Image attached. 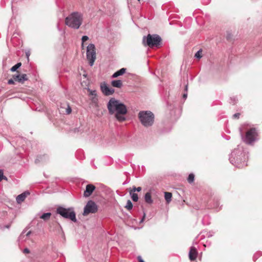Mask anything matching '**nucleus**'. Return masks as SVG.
<instances>
[{"label":"nucleus","mask_w":262,"mask_h":262,"mask_svg":"<svg viewBox=\"0 0 262 262\" xmlns=\"http://www.w3.org/2000/svg\"><path fill=\"white\" fill-rule=\"evenodd\" d=\"M107 107L110 115H114L119 122H122L126 120L125 117L127 113L126 105L119 100L114 98L110 99L107 104Z\"/></svg>","instance_id":"nucleus-1"},{"label":"nucleus","mask_w":262,"mask_h":262,"mask_svg":"<svg viewBox=\"0 0 262 262\" xmlns=\"http://www.w3.org/2000/svg\"><path fill=\"white\" fill-rule=\"evenodd\" d=\"M248 159V154L240 146L234 149L229 157L230 163L238 168H243L247 166Z\"/></svg>","instance_id":"nucleus-2"},{"label":"nucleus","mask_w":262,"mask_h":262,"mask_svg":"<svg viewBox=\"0 0 262 262\" xmlns=\"http://www.w3.org/2000/svg\"><path fill=\"white\" fill-rule=\"evenodd\" d=\"M83 14L80 12L75 11L70 13L65 18V24L73 29H78L83 22Z\"/></svg>","instance_id":"nucleus-3"},{"label":"nucleus","mask_w":262,"mask_h":262,"mask_svg":"<svg viewBox=\"0 0 262 262\" xmlns=\"http://www.w3.org/2000/svg\"><path fill=\"white\" fill-rule=\"evenodd\" d=\"M138 117L141 124L145 127L151 126L154 124L155 116L150 111H140L138 114Z\"/></svg>","instance_id":"nucleus-4"},{"label":"nucleus","mask_w":262,"mask_h":262,"mask_svg":"<svg viewBox=\"0 0 262 262\" xmlns=\"http://www.w3.org/2000/svg\"><path fill=\"white\" fill-rule=\"evenodd\" d=\"M162 39L157 34H148L147 36H143L142 42L144 46H148L150 48L159 47L161 43Z\"/></svg>","instance_id":"nucleus-5"},{"label":"nucleus","mask_w":262,"mask_h":262,"mask_svg":"<svg viewBox=\"0 0 262 262\" xmlns=\"http://www.w3.org/2000/svg\"><path fill=\"white\" fill-rule=\"evenodd\" d=\"M56 212L63 218L69 219L74 223L77 222L76 213L73 207L66 208L60 206L57 208Z\"/></svg>","instance_id":"nucleus-6"},{"label":"nucleus","mask_w":262,"mask_h":262,"mask_svg":"<svg viewBox=\"0 0 262 262\" xmlns=\"http://www.w3.org/2000/svg\"><path fill=\"white\" fill-rule=\"evenodd\" d=\"M241 136L243 141L248 144H252L256 140L257 133L255 128H252L247 132L246 136L244 137L242 127L239 128Z\"/></svg>","instance_id":"nucleus-7"},{"label":"nucleus","mask_w":262,"mask_h":262,"mask_svg":"<svg viewBox=\"0 0 262 262\" xmlns=\"http://www.w3.org/2000/svg\"><path fill=\"white\" fill-rule=\"evenodd\" d=\"M86 58L90 66H93L96 59V49L93 43L89 44L86 48Z\"/></svg>","instance_id":"nucleus-8"},{"label":"nucleus","mask_w":262,"mask_h":262,"mask_svg":"<svg viewBox=\"0 0 262 262\" xmlns=\"http://www.w3.org/2000/svg\"><path fill=\"white\" fill-rule=\"evenodd\" d=\"M98 210L97 205L92 201H89L84 208L83 214L86 215L90 213H95Z\"/></svg>","instance_id":"nucleus-9"},{"label":"nucleus","mask_w":262,"mask_h":262,"mask_svg":"<svg viewBox=\"0 0 262 262\" xmlns=\"http://www.w3.org/2000/svg\"><path fill=\"white\" fill-rule=\"evenodd\" d=\"M100 87L102 92L105 96L112 95L114 93V90L109 88L105 83L102 84Z\"/></svg>","instance_id":"nucleus-10"},{"label":"nucleus","mask_w":262,"mask_h":262,"mask_svg":"<svg viewBox=\"0 0 262 262\" xmlns=\"http://www.w3.org/2000/svg\"><path fill=\"white\" fill-rule=\"evenodd\" d=\"M96 189V187L91 184H88L86 186L85 190L84 191L83 195L84 197L90 196Z\"/></svg>","instance_id":"nucleus-11"},{"label":"nucleus","mask_w":262,"mask_h":262,"mask_svg":"<svg viewBox=\"0 0 262 262\" xmlns=\"http://www.w3.org/2000/svg\"><path fill=\"white\" fill-rule=\"evenodd\" d=\"M14 80L20 83H23L24 81L28 80V77L26 74H18L15 75L13 76Z\"/></svg>","instance_id":"nucleus-12"},{"label":"nucleus","mask_w":262,"mask_h":262,"mask_svg":"<svg viewBox=\"0 0 262 262\" xmlns=\"http://www.w3.org/2000/svg\"><path fill=\"white\" fill-rule=\"evenodd\" d=\"M198 256V251L196 249L193 247L191 246L190 248L189 252V259L192 261L194 260Z\"/></svg>","instance_id":"nucleus-13"},{"label":"nucleus","mask_w":262,"mask_h":262,"mask_svg":"<svg viewBox=\"0 0 262 262\" xmlns=\"http://www.w3.org/2000/svg\"><path fill=\"white\" fill-rule=\"evenodd\" d=\"M29 193L28 192H25L24 193H21L20 194H19L16 197V201L18 203L20 204L21 202H23L27 197V195L29 194Z\"/></svg>","instance_id":"nucleus-14"},{"label":"nucleus","mask_w":262,"mask_h":262,"mask_svg":"<svg viewBox=\"0 0 262 262\" xmlns=\"http://www.w3.org/2000/svg\"><path fill=\"white\" fill-rule=\"evenodd\" d=\"M126 69L125 68H122L119 70L117 71L115 73H114L112 76V78H116L119 76L122 75L126 72Z\"/></svg>","instance_id":"nucleus-15"},{"label":"nucleus","mask_w":262,"mask_h":262,"mask_svg":"<svg viewBox=\"0 0 262 262\" xmlns=\"http://www.w3.org/2000/svg\"><path fill=\"white\" fill-rule=\"evenodd\" d=\"M145 201L148 204H151L153 203V200L151 199V193L148 192L145 193L144 196Z\"/></svg>","instance_id":"nucleus-16"},{"label":"nucleus","mask_w":262,"mask_h":262,"mask_svg":"<svg viewBox=\"0 0 262 262\" xmlns=\"http://www.w3.org/2000/svg\"><path fill=\"white\" fill-rule=\"evenodd\" d=\"M111 84L113 86L117 88H121L123 85L122 82L120 80H113L111 82Z\"/></svg>","instance_id":"nucleus-17"},{"label":"nucleus","mask_w":262,"mask_h":262,"mask_svg":"<svg viewBox=\"0 0 262 262\" xmlns=\"http://www.w3.org/2000/svg\"><path fill=\"white\" fill-rule=\"evenodd\" d=\"M164 198L167 204H169L171 201L172 198V193L169 192H164Z\"/></svg>","instance_id":"nucleus-18"},{"label":"nucleus","mask_w":262,"mask_h":262,"mask_svg":"<svg viewBox=\"0 0 262 262\" xmlns=\"http://www.w3.org/2000/svg\"><path fill=\"white\" fill-rule=\"evenodd\" d=\"M129 194L131 196L132 199L134 202H137L138 201V195L135 192L130 191Z\"/></svg>","instance_id":"nucleus-19"},{"label":"nucleus","mask_w":262,"mask_h":262,"mask_svg":"<svg viewBox=\"0 0 262 262\" xmlns=\"http://www.w3.org/2000/svg\"><path fill=\"white\" fill-rule=\"evenodd\" d=\"M25 231H24L21 234L19 235V241H25L26 239V238L24 239V237L25 236H29L30 235V234H31V232L30 231H28V232H27V233L26 234V235H25Z\"/></svg>","instance_id":"nucleus-20"},{"label":"nucleus","mask_w":262,"mask_h":262,"mask_svg":"<svg viewBox=\"0 0 262 262\" xmlns=\"http://www.w3.org/2000/svg\"><path fill=\"white\" fill-rule=\"evenodd\" d=\"M51 215V213L50 212L44 213L40 216V218L47 221L50 219Z\"/></svg>","instance_id":"nucleus-21"},{"label":"nucleus","mask_w":262,"mask_h":262,"mask_svg":"<svg viewBox=\"0 0 262 262\" xmlns=\"http://www.w3.org/2000/svg\"><path fill=\"white\" fill-rule=\"evenodd\" d=\"M21 65V63L20 62H18L17 63H16L15 65H14V66H13L10 70L12 72H15L16 71Z\"/></svg>","instance_id":"nucleus-22"},{"label":"nucleus","mask_w":262,"mask_h":262,"mask_svg":"<svg viewBox=\"0 0 262 262\" xmlns=\"http://www.w3.org/2000/svg\"><path fill=\"white\" fill-rule=\"evenodd\" d=\"M128 210H130L133 208V204L130 200H128L126 203V205L125 206Z\"/></svg>","instance_id":"nucleus-23"},{"label":"nucleus","mask_w":262,"mask_h":262,"mask_svg":"<svg viewBox=\"0 0 262 262\" xmlns=\"http://www.w3.org/2000/svg\"><path fill=\"white\" fill-rule=\"evenodd\" d=\"M91 101L92 103L95 106H98V99L97 97H92L91 98Z\"/></svg>","instance_id":"nucleus-24"},{"label":"nucleus","mask_w":262,"mask_h":262,"mask_svg":"<svg viewBox=\"0 0 262 262\" xmlns=\"http://www.w3.org/2000/svg\"><path fill=\"white\" fill-rule=\"evenodd\" d=\"M194 180V175L193 173H190L189 174L188 177L187 178L188 182L190 183H192Z\"/></svg>","instance_id":"nucleus-25"},{"label":"nucleus","mask_w":262,"mask_h":262,"mask_svg":"<svg viewBox=\"0 0 262 262\" xmlns=\"http://www.w3.org/2000/svg\"><path fill=\"white\" fill-rule=\"evenodd\" d=\"M88 91L90 92V95L92 96L93 97H97V93L96 90H91L89 89Z\"/></svg>","instance_id":"nucleus-26"},{"label":"nucleus","mask_w":262,"mask_h":262,"mask_svg":"<svg viewBox=\"0 0 262 262\" xmlns=\"http://www.w3.org/2000/svg\"><path fill=\"white\" fill-rule=\"evenodd\" d=\"M3 179L7 180V177L4 176V172L3 170L0 169V182Z\"/></svg>","instance_id":"nucleus-27"},{"label":"nucleus","mask_w":262,"mask_h":262,"mask_svg":"<svg viewBox=\"0 0 262 262\" xmlns=\"http://www.w3.org/2000/svg\"><path fill=\"white\" fill-rule=\"evenodd\" d=\"M194 56L197 58H201L202 57V50H200L195 54Z\"/></svg>","instance_id":"nucleus-28"},{"label":"nucleus","mask_w":262,"mask_h":262,"mask_svg":"<svg viewBox=\"0 0 262 262\" xmlns=\"http://www.w3.org/2000/svg\"><path fill=\"white\" fill-rule=\"evenodd\" d=\"M142 190V188L141 187H136L135 186H134L133 187V189L131 191L133 192L138 191L139 192Z\"/></svg>","instance_id":"nucleus-29"},{"label":"nucleus","mask_w":262,"mask_h":262,"mask_svg":"<svg viewBox=\"0 0 262 262\" xmlns=\"http://www.w3.org/2000/svg\"><path fill=\"white\" fill-rule=\"evenodd\" d=\"M237 101V99L235 97H231L230 98V103L234 104Z\"/></svg>","instance_id":"nucleus-30"},{"label":"nucleus","mask_w":262,"mask_h":262,"mask_svg":"<svg viewBox=\"0 0 262 262\" xmlns=\"http://www.w3.org/2000/svg\"><path fill=\"white\" fill-rule=\"evenodd\" d=\"M187 90H188V84H187L186 85H185V91L186 92V93H184L183 95V97L184 99H186L187 97Z\"/></svg>","instance_id":"nucleus-31"},{"label":"nucleus","mask_w":262,"mask_h":262,"mask_svg":"<svg viewBox=\"0 0 262 262\" xmlns=\"http://www.w3.org/2000/svg\"><path fill=\"white\" fill-rule=\"evenodd\" d=\"M42 157H45V156H40L39 157H38L35 161V163H38L40 161H42Z\"/></svg>","instance_id":"nucleus-32"},{"label":"nucleus","mask_w":262,"mask_h":262,"mask_svg":"<svg viewBox=\"0 0 262 262\" xmlns=\"http://www.w3.org/2000/svg\"><path fill=\"white\" fill-rule=\"evenodd\" d=\"M89 39V37L88 36H86V35H84V36H83L82 37V45H83V43L84 42H85V41L88 40Z\"/></svg>","instance_id":"nucleus-33"},{"label":"nucleus","mask_w":262,"mask_h":262,"mask_svg":"<svg viewBox=\"0 0 262 262\" xmlns=\"http://www.w3.org/2000/svg\"><path fill=\"white\" fill-rule=\"evenodd\" d=\"M72 112V109L69 105H68L67 108H66V113L67 114H70Z\"/></svg>","instance_id":"nucleus-34"},{"label":"nucleus","mask_w":262,"mask_h":262,"mask_svg":"<svg viewBox=\"0 0 262 262\" xmlns=\"http://www.w3.org/2000/svg\"><path fill=\"white\" fill-rule=\"evenodd\" d=\"M145 216H146V213L144 211L143 212V215L142 217V219H141L140 221V223H142L143 222L144 220H145Z\"/></svg>","instance_id":"nucleus-35"},{"label":"nucleus","mask_w":262,"mask_h":262,"mask_svg":"<svg viewBox=\"0 0 262 262\" xmlns=\"http://www.w3.org/2000/svg\"><path fill=\"white\" fill-rule=\"evenodd\" d=\"M14 81H15V80H14V79H13H13H9V80H8V83L9 84H14Z\"/></svg>","instance_id":"nucleus-36"},{"label":"nucleus","mask_w":262,"mask_h":262,"mask_svg":"<svg viewBox=\"0 0 262 262\" xmlns=\"http://www.w3.org/2000/svg\"><path fill=\"white\" fill-rule=\"evenodd\" d=\"M240 115V114L239 113H235L233 115V117L234 118H239V116Z\"/></svg>","instance_id":"nucleus-37"},{"label":"nucleus","mask_w":262,"mask_h":262,"mask_svg":"<svg viewBox=\"0 0 262 262\" xmlns=\"http://www.w3.org/2000/svg\"><path fill=\"white\" fill-rule=\"evenodd\" d=\"M23 252L25 254H27L30 252V250L28 248H25V249H24Z\"/></svg>","instance_id":"nucleus-38"},{"label":"nucleus","mask_w":262,"mask_h":262,"mask_svg":"<svg viewBox=\"0 0 262 262\" xmlns=\"http://www.w3.org/2000/svg\"><path fill=\"white\" fill-rule=\"evenodd\" d=\"M219 207V203L217 201H216V202L214 204V208H218Z\"/></svg>","instance_id":"nucleus-39"},{"label":"nucleus","mask_w":262,"mask_h":262,"mask_svg":"<svg viewBox=\"0 0 262 262\" xmlns=\"http://www.w3.org/2000/svg\"><path fill=\"white\" fill-rule=\"evenodd\" d=\"M138 259L139 260V262H145L143 259L142 258L141 256H138Z\"/></svg>","instance_id":"nucleus-40"},{"label":"nucleus","mask_w":262,"mask_h":262,"mask_svg":"<svg viewBox=\"0 0 262 262\" xmlns=\"http://www.w3.org/2000/svg\"><path fill=\"white\" fill-rule=\"evenodd\" d=\"M26 55H27V56H29V53H26Z\"/></svg>","instance_id":"nucleus-41"},{"label":"nucleus","mask_w":262,"mask_h":262,"mask_svg":"<svg viewBox=\"0 0 262 262\" xmlns=\"http://www.w3.org/2000/svg\"><path fill=\"white\" fill-rule=\"evenodd\" d=\"M210 0H208V2H210Z\"/></svg>","instance_id":"nucleus-42"},{"label":"nucleus","mask_w":262,"mask_h":262,"mask_svg":"<svg viewBox=\"0 0 262 262\" xmlns=\"http://www.w3.org/2000/svg\"><path fill=\"white\" fill-rule=\"evenodd\" d=\"M138 1H140V0H138Z\"/></svg>","instance_id":"nucleus-43"}]
</instances>
